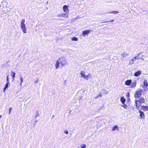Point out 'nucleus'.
Returning a JSON list of instances; mask_svg holds the SVG:
<instances>
[{"instance_id":"nucleus-1","label":"nucleus","mask_w":148,"mask_h":148,"mask_svg":"<svg viewBox=\"0 0 148 148\" xmlns=\"http://www.w3.org/2000/svg\"><path fill=\"white\" fill-rule=\"evenodd\" d=\"M25 20L24 19L21 20V27L23 32L25 33H26L27 32L26 27L25 24Z\"/></svg>"},{"instance_id":"nucleus-2","label":"nucleus","mask_w":148,"mask_h":148,"mask_svg":"<svg viewBox=\"0 0 148 148\" xmlns=\"http://www.w3.org/2000/svg\"><path fill=\"white\" fill-rule=\"evenodd\" d=\"M140 54V53H138L137 55V56H135L130 61L129 64V65L133 64L134 63V62L136 60V59H140V58H139V56Z\"/></svg>"},{"instance_id":"nucleus-3","label":"nucleus","mask_w":148,"mask_h":148,"mask_svg":"<svg viewBox=\"0 0 148 148\" xmlns=\"http://www.w3.org/2000/svg\"><path fill=\"white\" fill-rule=\"evenodd\" d=\"M143 92V91L141 89H138L136 91L135 94V98L140 97Z\"/></svg>"},{"instance_id":"nucleus-4","label":"nucleus","mask_w":148,"mask_h":148,"mask_svg":"<svg viewBox=\"0 0 148 148\" xmlns=\"http://www.w3.org/2000/svg\"><path fill=\"white\" fill-rule=\"evenodd\" d=\"M80 75L82 77H84L86 79H88V78H89V75L84 71H81Z\"/></svg>"},{"instance_id":"nucleus-5","label":"nucleus","mask_w":148,"mask_h":148,"mask_svg":"<svg viewBox=\"0 0 148 148\" xmlns=\"http://www.w3.org/2000/svg\"><path fill=\"white\" fill-rule=\"evenodd\" d=\"M91 30H86L83 31L82 33V36L85 37L86 35H88V34L91 32Z\"/></svg>"},{"instance_id":"nucleus-6","label":"nucleus","mask_w":148,"mask_h":148,"mask_svg":"<svg viewBox=\"0 0 148 148\" xmlns=\"http://www.w3.org/2000/svg\"><path fill=\"white\" fill-rule=\"evenodd\" d=\"M58 16H60L62 17H64L66 18L68 17V14L67 13L60 14L58 15Z\"/></svg>"},{"instance_id":"nucleus-7","label":"nucleus","mask_w":148,"mask_h":148,"mask_svg":"<svg viewBox=\"0 0 148 148\" xmlns=\"http://www.w3.org/2000/svg\"><path fill=\"white\" fill-rule=\"evenodd\" d=\"M63 9L64 11L66 13H68L69 12V10L68 8V6L66 5H64L63 6Z\"/></svg>"},{"instance_id":"nucleus-8","label":"nucleus","mask_w":148,"mask_h":148,"mask_svg":"<svg viewBox=\"0 0 148 148\" xmlns=\"http://www.w3.org/2000/svg\"><path fill=\"white\" fill-rule=\"evenodd\" d=\"M144 86H145V90H146L147 89V86H148V84L146 80H144L143 82Z\"/></svg>"},{"instance_id":"nucleus-9","label":"nucleus","mask_w":148,"mask_h":148,"mask_svg":"<svg viewBox=\"0 0 148 148\" xmlns=\"http://www.w3.org/2000/svg\"><path fill=\"white\" fill-rule=\"evenodd\" d=\"M141 73V72L139 70L136 72L134 74V75L135 76H138L140 75Z\"/></svg>"},{"instance_id":"nucleus-10","label":"nucleus","mask_w":148,"mask_h":148,"mask_svg":"<svg viewBox=\"0 0 148 148\" xmlns=\"http://www.w3.org/2000/svg\"><path fill=\"white\" fill-rule=\"evenodd\" d=\"M132 83V80H127L125 82V85L129 86Z\"/></svg>"},{"instance_id":"nucleus-11","label":"nucleus","mask_w":148,"mask_h":148,"mask_svg":"<svg viewBox=\"0 0 148 148\" xmlns=\"http://www.w3.org/2000/svg\"><path fill=\"white\" fill-rule=\"evenodd\" d=\"M129 55L128 53H127L125 52H123L121 55L122 58H124L128 56Z\"/></svg>"},{"instance_id":"nucleus-12","label":"nucleus","mask_w":148,"mask_h":148,"mask_svg":"<svg viewBox=\"0 0 148 148\" xmlns=\"http://www.w3.org/2000/svg\"><path fill=\"white\" fill-rule=\"evenodd\" d=\"M136 105L137 107L138 108L141 105V103L139 101L136 100Z\"/></svg>"},{"instance_id":"nucleus-13","label":"nucleus","mask_w":148,"mask_h":148,"mask_svg":"<svg viewBox=\"0 0 148 148\" xmlns=\"http://www.w3.org/2000/svg\"><path fill=\"white\" fill-rule=\"evenodd\" d=\"M139 112L140 114V116L142 118H143V117L145 116V115L144 114V112L140 110L139 111Z\"/></svg>"},{"instance_id":"nucleus-14","label":"nucleus","mask_w":148,"mask_h":148,"mask_svg":"<svg viewBox=\"0 0 148 148\" xmlns=\"http://www.w3.org/2000/svg\"><path fill=\"white\" fill-rule=\"evenodd\" d=\"M142 109L144 111H148V106H143L142 107Z\"/></svg>"},{"instance_id":"nucleus-15","label":"nucleus","mask_w":148,"mask_h":148,"mask_svg":"<svg viewBox=\"0 0 148 148\" xmlns=\"http://www.w3.org/2000/svg\"><path fill=\"white\" fill-rule=\"evenodd\" d=\"M60 64V62L58 61H57L56 62V64H55L56 68V69H58L59 67V65Z\"/></svg>"},{"instance_id":"nucleus-16","label":"nucleus","mask_w":148,"mask_h":148,"mask_svg":"<svg viewBox=\"0 0 148 148\" xmlns=\"http://www.w3.org/2000/svg\"><path fill=\"white\" fill-rule=\"evenodd\" d=\"M116 130H119V128L117 125H115L114 126H113L112 129V130L113 131H114Z\"/></svg>"},{"instance_id":"nucleus-17","label":"nucleus","mask_w":148,"mask_h":148,"mask_svg":"<svg viewBox=\"0 0 148 148\" xmlns=\"http://www.w3.org/2000/svg\"><path fill=\"white\" fill-rule=\"evenodd\" d=\"M136 81L135 82H133L132 83L131 86H130V87L132 88H134L135 87V86H136Z\"/></svg>"},{"instance_id":"nucleus-18","label":"nucleus","mask_w":148,"mask_h":148,"mask_svg":"<svg viewBox=\"0 0 148 148\" xmlns=\"http://www.w3.org/2000/svg\"><path fill=\"white\" fill-rule=\"evenodd\" d=\"M121 101L123 104H124L125 101V99L123 97H122L121 98Z\"/></svg>"},{"instance_id":"nucleus-19","label":"nucleus","mask_w":148,"mask_h":148,"mask_svg":"<svg viewBox=\"0 0 148 148\" xmlns=\"http://www.w3.org/2000/svg\"><path fill=\"white\" fill-rule=\"evenodd\" d=\"M11 73H12V75H11V76H12V78L14 79V78L15 77L16 73L12 71Z\"/></svg>"},{"instance_id":"nucleus-20","label":"nucleus","mask_w":148,"mask_h":148,"mask_svg":"<svg viewBox=\"0 0 148 148\" xmlns=\"http://www.w3.org/2000/svg\"><path fill=\"white\" fill-rule=\"evenodd\" d=\"M9 84V82H7L5 85V88L4 89V92H5V90L8 88Z\"/></svg>"},{"instance_id":"nucleus-21","label":"nucleus","mask_w":148,"mask_h":148,"mask_svg":"<svg viewBox=\"0 0 148 148\" xmlns=\"http://www.w3.org/2000/svg\"><path fill=\"white\" fill-rule=\"evenodd\" d=\"M119 13V12L118 11H112L110 12H107L106 14H108V13H113L114 14H115L117 13Z\"/></svg>"},{"instance_id":"nucleus-22","label":"nucleus","mask_w":148,"mask_h":148,"mask_svg":"<svg viewBox=\"0 0 148 148\" xmlns=\"http://www.w3.org/2000/svg\"><path fill=\"white\" fill-rule=\"evenodd\" d=\"M141 103H143L145 102V100L144 99L143 97H141L140 98V100L139 101Z\"/></svg>"},{"instance_id":"nucleus-23","label":"nucleus","mask_w":148,"mask_h":148,"mask_svg":"<svg viewBox=\"0 0 148 148\" xmlns=\"http://www.w3.org/2000/svg\"><path fill=\"white\" fill-rule=\"evenodd\" d=\"M72 40L73 41H77L78 40V39L77 38L74 37L72 38Z\"/></svg>"},{"instance_id":"nucleus-24","label":"nucleus","mask_w":148,"mask_h":148,"mask_svg":"<svg viewBox=\"0 0 148 148\" xmlns=\"http://www.w3.org/2000/svg\"><path fill=\"white\" fill-rule=\"evenodd\" d=\"M102 91L104 93L107 94L108 93V92L105 90L103 89L102 90Z\"/></svg>"},{"instance_id":"nucleus-25","label":"nucleus","mask_w":148,"mask_h":148,"mask_svg":"<svg viewBox=\"0 0 148 148\" xmlns=\"http://www.w3.org/2000/svg\"><path fill=\"white\" fill-rule=\"evenodd\" d=\"M20 80H21V83L20 84V85L21 86L22 85V83L23 82V78L22 77H20Z\"/></svg>"},{"instance_id":"nucleus-26","label":"nucleus","mask_w":148,"mask_h":148,"mask_svg":"<svg viewBox=\"0 0 148 148\" xmlns=\"http://www.w3.org/2000/svg\"><path fill=\"white\" fill-rule=\"evenodd\" d=\"M123 104V105H122V106H123L125 108H127V106L126 105H125L124 103Z\"/></svg>"},{"instance_id":"nucleus-27","label":"nucleus","mask_w":148,"mask_h":148,"mask_svg":"<svg viewBox=\"0 0 148 148\" xmlns=\"http://www.w3.org/2000/svg\"><path fill=\"white\" fill-rule=\"evenodd\" d=\"M81 148H86V145L85 144H83L81 146Z\"/></svg>"},{"instance_id":"nucleus-28","label":"nucleus","mask_w":148,"mask_h":148,"mask_svg":"<svg viewBox=\"0 0 148 148\" xmlns=\"http://www.w3.org/2000/svg\"><path fill=\"white\" fill-rule=\"evenodd\" d=\"M85 91V90L84 89H82V90H81L80 91H79L80 93H81V92L83 93V92H84Z\"/></svg>"},{"instance_id":"nucleus-29","label":"nucleus","mask_w":148,"mask_h":148,"mask_svg":"<svg viewBox=\"0 0 148 148\" xmlns=\"http://www.w3.org/2000/svg\"><path fill=\"white\" fill-rule=\"evenodd\" d=\"M98 96H99V97L100 96V97H102V93L101 92H100L99 93V95H98Z\"/></svg>"},{"instance_id":"nucleus-30","label":"nucleus","mask_w":148,"mask_h":148,"mask_svg":"<svg viewBox=\"0 0 148 148\" xmlns=\"http://www.w3.org/2000/svg\"><path fill=\"white\" fill-rule=\"evenodd\" d=\"M64 132L66 134H68L69 133L68 131L67 130H65Z\"/></svg>"},{"instance_id":"nucleus-31","label":"nucleus","mask_w":148,"mask_h":148,"mask_svg":"<svg viewBox=\"0 0 148 148\" xmlns=\"http://www.w3.org/2000/svg\"><path fill=\"white\" fill-rule=\"evenodd\" d=\"M12 108H10L9 109V114H10V112H11V110H12Z\"/></svg>"},{"instance_id":"nucleus-32","label":"nucleus","mask_w":148,"mask_h":148,"mask_svg":"<svg viewBox=\"0 0 148 148\" xmlns=\"http://www.w3.org/2000/svg\"><path fill=\"white\" fill-rule=\"evenodd\" d=\"M38 82V79H37L36 80H35V83H37Z\"/></svg>"},{"instance_id":"nucleus-33","label":"nucleus","mask_w":148,"mask_h":148,"mask_svg":"<svg viewBox=\"0 0 148 148\" xmlns=\"http://www.w3.org/2000/svg\"><path fill=\"white\" fill-rule=\"evenodd\" d=\"M7 82H9V78H8V75L7 76Z\"/></svg>"},{"instance_id":"nucleus-34","label":"nucleus","mask_w":148,"mask_h":148,"mask_svg":"<svg viewBox=\"0 0 148 148\" xmlns=\"http://www.w3.org/2000/svg\"><path fill=\"white\" fill-rule=\"evenodd\" d=\"M61 63L62 64V66H63L66 64L65 63H62V62H61Z\"/></svg>"},{"instance_id":"nucleus-35","label":"nucleus","mask_w":148,"mask_h":148,"mask_svg":"<svg viewBox=\"0 0 148 148\" xmlns=\"http://www.w3.org/2000/svg\"><path fill=\"white\" fill-rule=\"evenodd\" d=\"M82 97H83L82 96H80L79 99H81Z\"/></svg>"},{"instance_id":"nucleus-36","label":"nucleus","mask_w":148,"mask_h":148,"mask_svg":"<svg viewBox=\"0 0 148 148\" xmlns=\"http://www.w3.org/2000/svg\"><path fill=\"white\" fill-rule=\"evenodd\" d=\"M98 97H99V96H97V97H95L94 98V99H96Z\"/></svg>"},{"instance_id":"nucleus-37","label":"nucleus","mask_w":148,"mask_h":148,"mask_svg":"<svg viewBox=\"0 0 148 148\" xmlns=\"http://www.w3.org/2000/svg\"><path fill=\"white\" fill-rule=\"evenodd\" d=\"M141 59L142 60H144V59L143 58H140V59Z\"/></svg>"},{"instance_id":"nucleus-38","label":"nucleus","mask_w":148,"mask_h":148,"mask_svg":"<svg viewBox=\"0 0 148 148\" xmlns=\"http://www.w3.org/2000/svg\"><path fill=\"white\" fill-rule=\"evenodd\" d=\"M114 21V20H112V21H110V22H113V21ZM109 21V22H110V21Z\"/></svg>"},{"instance_id":"nucleus-39","label":"nucleus","mask_w":148,"mask_h":148,"mask_svg":"<svg viewBox=\"0 0 148 148\" xmlns=\"http://www.w3.org/2000/svg\"><path fill=\"white\" fill-rule=\"evenodd\" d=\"M108 21H107L106 22H102V23H106V22H108Z\"/></svg>"},{"instance_id":"nucleus-40","label":"nucleus","mask_w":148,"mask_h":148,"mask_svg":"<svg viewBox=\"0 0 148 148\" xmlns=\"http://www.w3.org/2000/svg\"><path fill=\"white\" fill-rule=\"evenodd\" d=\"M78 18H79L78 17H77L76 18V19H77Z\"/></svg>"},{"instance_id":"nucleus-41","label":"nucleus","mask_w":148,"mask_h":148,"mask_svg":"<svg viewBox=\"0 0 148 148\" xmlns=\"http://www.w3.org/2000/svg\"><path fill=\"white\" fill-rule=\"evenodd\" d=\"M54 116V115H53L52 116V118Z\"/></svg>"},{"instance_id":"nucleus-42","label":"nucleus","mask_w":148,"mask_h":148,"mask_svg":"<svg viewBox=\"0 0 148 148\" xmlns=\"http://www.w3.org/2000/svg\"><path fill=\"white\" fill-rule=\"evenodd\" d=\"M128 96H129V94H128Z\"/></svg>"},{"instance_id":"nucleus-43","label":"nucleus","mask_w":148,"mask_h":148,"mask_svg":"<svg viewBox=\"0 0 148 148\" xmlns=\"http://www.w3.org/2000/svg\"><path fill=\"white\" fill-rule=\"evenodd\" d=\"M59 60H60V59H59Z\"/></svg>"}]
</instances>
